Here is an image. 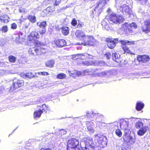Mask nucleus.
<instances>
[{
	"label": "nucleus",
	"mask_w": 150,
	"mask_h": 150,
	"mask_svg": "<svg viewBox=\"0 0 150 150\" xmlns=\"http://www.w3.org/2000/svg\"><path fill=\"white\" fill-rule=\"evenodd\" d=\"M40 35L38 32L36 31H31L28 36V39L29 41L34 43V47L30 48L28 53L31 55L34 56H40L45 54L46 52V49L45 47L44 43L37 41L40 38Z\"/></svg>",
	"instance_id": "nucleus-1"
},
{
	"label": "nucleus",
	"mask_w": 150,
	"mask_h": 150,
	"mask_svg": "<svg viewBox=\"0 0 150 150\" xmlns=\"http://www.w3.org/2000/svg\"><path fill=\"white\" fill-rule=\"evenodd\" d=\"M79 141L75 138H71L68 140L67 150H76L79 148Z\"/></svg>",
	"instance_id": "nucleus-2"
},
{
	"label": "nucleus",
	"mask_w": 150,
	"mask_h": 150,
	"mask_svg": "<svg viewBox=\"0 0 150 150\" xmlns=\"http://www.w3.org/2000/svg\"><path fill=\"white\" fill-rule=\"evenodd\" d=\"M93 57L92 55L87 53L78 54L74 55L72 57L74 60L77 61L78 64H80V61H82L84 60L93 59Z\"/></svg>",
	"instance_id": "nucleus-3"
},
{
	"label": "nucleus",
	"mask_w": 150,
	"mask_h": 150,
	"mask_svg": "<svg viewBox=\"0 0 150 150\" xmlns=\"http://www.w3.org/2000/svg\"><path fill=\"white\" fill-rule=\"evenodd\" d=\"M119 42L121 44V47L124 50V53H127L131 54L134 55V53H132L129 49L128 47L126 46L128 45H132L135 44L134 41H129L126 40H121L119 41Z\"/></svg>",
	"instance_id": "nucleus-4"
},
{
	"label": "nucleus",
	"mask_w": 150,
	"mask_h": 150,
	"mask_svg": "<svg viewBox=\"0 0 150 150\" xmlns=\"http://www.w3.org/2000/svg\"><path fill=\"white\" fill-rule=\"evenodd\" d=\"M108 19L109 21L116 24L121 23L125 20L122 16L117 15L114 13L109 14L108 16Z\"/></svg>",
	"instance_id": "nucleus-5"
},
{
	"label": "nucleus",
	"mask_w": 150,
	"mask_h": 150,
	"mask_svg": "<svg viewBox=\"0 0 150 150\" xmlns=\"http://www.w3.org/2000/svg\"><path fill=\"white\" fill-rule=\"evenodd\" d=\"M96 40L94 37L92 35L86 36L81 44L84 46H94L95 45Z\"/></svg>",
	"instance_id": "nucleus-6"
},
{
	"label": "nucleus",
	"mask_w": 150,
	"mask_h": 150,
	"mask_svg": "<svg viewBox=\"0 0 150 150\" xmlns=\"http://www.w3.org/2000/svg\"><path fill=\"white\" fill-rule=\"evenodd\" d=\"M24 84V82L23 80L15 79L13 81L12 84L10 87V89L12 90H15L22 87Z\"/></svg>",
	"instance_id": "nucleus-7"
},
{
	"label": "nucleus",
	"mask_w": 150,
	"mask_h": 150,
	"mask_svg": "<svg viewBox=\"0 0 150 150\" xmlns=\"http://www.w3.org/2000/svg\"><path fill=\"white\" fill-rule=\"evenodd\" d=\"M41 108H42L40 110H37L34 112L33 117L34 118H39L43 112H47V110H48V107L45 104H42L41 107Z\"/></svg>",
	"instance_id": "nucleus-8"
},
{
	"label": "nucleus",
	"mask_w": 150,
	"mask_h": 150,
	"mask_svg": "<svg viewBox=\"0 0 150 150\" xmlns=\"http://www.w3.org/2000/svg\"><path fill=\"white\" fill-rule=\"evenodd\" d=\"M132 27L135 28H137V25L135 23L133 22L130 24H128L127 23H125L123 25L122 28L125 32L128 34L132 33L133 31Z\"/></svg>",
	"instance_id": "nucleus-9"
},
{
	"label": "nucleus",
	"mask_w": 150,
	"mask_h": 150,
	"mask_svg": "<svg viewBox=\"0 0 150 150\" xmlns=\"http://www.w3.org/2000/svg\"><path fill=\"white\" fill-rule=\"evenodd\" d=\"M85 146L82 150H95V146L92 139H87L85 140Z\"/></svg>",
	"instance_id": "nucleus-10"
},
{
	"label": "nucleus",
	"mask_w": 150,
	"mask_h": 150,
	"mask_svg": "<svg viewBox=\"0 0 150 150\" xmlns=\"http://www.w3.org/2000/svg\"><path fill=\"white\" fill-rule=\"evenodd\" d=\"M37 25L39 27L42 28L41 31H39L40 34L42 36L43 35L45 34L46 32V27L47 25L46 22L45 21H43L42 22H38Z\"/></svg>",
	"instance_id": "nucleus-11"
},
{
	"label": "nucleus",
	"mask_w": 150,
	"mask_h": 150,
	"mask_svg": "<svg viewBox=\"0 0 150 150\" xmlns=\"http://www.w3.org/2000/svg\"><path fill=\"white\" fill-rule=\"evenodd\" d=\"M138 61L141 63H146L149 61L150 59L149 56L146 54L139 55L137 56Z\"/></svg>",
	"instance_id": "nucleus-12"
},
{
	"label": "nucleus",
	"mask_w": 150,
	"mask_h": 150,
	"mask_svg": "<svg viewBox=\"0 0 150 150\" xmlns=\"http://www.w3.org/2000/svg\"><path fill=\"white\" fill-rule=\"evenodd\" d=\"M143 32L147 33L150 32V19L146 20L144 23V25L141 27Z\"/></svg>",
	"instance_id": "nucleus-13"
},
{
	"label": "nucleus",
	"mask_w": 150,
	"mask_h": 150,
	"mask_svg": "<svg viewBox=\"0 0 150 150\" xmlns=\"http://www.w3.org/2000/svg\"><path fill=\"white\" fill-rule=\"evenodd\" d=\"M117 39H115L112 40V39L107 38L105 40L106 42L108 43L107 45L108 47L111 49H113L116 46V42L114 40L117 41Z\"/></svg>",
	"instance_id": "nucleus-14"
},
{
	"label": "nucleus",
	"mask_w": 150,
	"mask_h": 150,
	"mask_svg": "<svg viewBox=\"0 0 150 150\" xmlns=\"http://www.w3.org/2000/svg\"><path fill=\"white\" fill-rule=\"evenodd\" d=\"M54 42L56 46L59 47H62L66 45V41L63 39H55L54 40Z\"/></svg>",
	"instance_id": "nucleus-15"
},
{
	"label": "nucleus",
	"mask_w": 150,
	"mask_h": 150,
	"mask_svg": "<svg viewBox=\"0 0 150 150\" xmlns=\"http://www.w3.org/2000/svg\"><path fill=\"white\" fill-rule=\"evenodd\" d=\"M75 35L77 38L82 41L84 39L86 36L85 33L83 31L80 30H77L76 31Z\"/></svg>",
	"instance_id": "nucleus-16"
},
{
	"label": "nucleus",
	"mask_w": 150,
	"mask_h": 150,
	"mask_svg": "<svg viewBox=\"0 0 150 150\" xmlns=\"http://www.w3.org/2000/svg\"><path fill=\"white\" fill-rule=\"evenodd\" d=\"M112 60L119 64H120L122 61V58L120 57L119 55L116 53H112Z\"/></svg>",
	"instance_id": "nucleus-17"
},
{
	"label": "nucleus",
	"mask_w": 150,
	"mask_h": 150,
	"mask_svg": "<svg viewBox=\"0 0 150 150\" xmlns=\"http://www.w3.org/2000/svg\"><path fill=\"white\" fill-rule=\"evenodd\" d=\"M86 125L88 130L91 133H93L94 132L93 128L94 127V123L91 121H87L86 122Z\"/></svg>",
	"instance_id": "nucleus-18"
},
{
	"label": "nucleus",
	"mask_w": 150,
	"mask_h": 150,
	"mask_svg": "<svg viewBox=\"0 0 150 150\" xmlns=\"http://www.w3.org/2000/svg\"><path fill=\"white\" fill-rule=\"evenodd\" d=\"M61 32L64 36H67L69 33V28L68 27L63 26L61 28Z\"/></svg>",
	"instance_id": "nucleus-19"
},
{
	"label": "nucleus",
	"mask_w": 150,
	"mask_h": 150,
	"mask_svg": "<svg viewBox=\"0 0 150 150\" xmlns=\"http://www.w3.org/2000/svg\"><path fill=\"white\" fill-rule=\"evenodd\" d=\"M9 18L8 16L7 15H4L0 16V20L1 22L4 23H7L9 21Z\"/></svg>",
	"instance_id": "nucleus-20"
},
{
	"label": "nucleus",
	"mask_w": 150,
	"mask_h": 150,
	"mask_svg": "<svg viewBox=\"0 0 150 150\" xmlns=\"http://www.w3.org/2000/svg\"><path fill=\"white\" fill-rule=\"evenodd\" d=\"M146 131L147 129L146 127H143L137 131V134L139 136H142L146 133Z\"/></svg>",
	"instance_id": "nucleus-21"
},
{
	"label": "nucleus",
	"mask_w": 150,
	"mask_h": 150,
	"mask_svg": "<svg viewBox=\"0 0 150 150\" xmlns=\"http://www.w3.org/2000/svg\"><path fill=\"white\" fill-rule=\"evenodd\" d=\"M96 62L95 61L89 60L81 61L82 64L84 66H88L95 64Z\"/></svg>",
	"instance_id": "nucleus-22"
},
{
	"label": "nucleus",
	"mask_w": 150,
	"mask_h": 150,
	"mask_svg": "<svg viewBox=\"0 0 150 150\" xmlns=\"http://www.w3.org/2000/svg\"><path fill=\"white\" fill-rule=\"evenodd\" d=\"M22 76L23 77L26 78H31L35 77V75L33 73L28 72L21 74Z\"/></svg>",
	"instance_id": "nucleus-23"
},
{
	"label": "nucleus",
	"mask_w": 150,
	"mask_h": 150,
	"mask_svg": "<svg viewBox=\"0 0 150 150\" xmlns=\"http://www.w3.org/2000/svg\"><path fill=\"white\" fill-rule=\"evenodd\" d=\"M144 104L143 103L138 102L137 103L136 105V109L138 111H140L142 110L144 108Z\"/></svg>",
	"instance_id": "nucleus-24"
},
{
	"label": "nucleus",
	"mask_w": 150,
	"mask_h": 150,
	"mask_svg": "<svg viewBox=\"0 0 150 150\" xmlns=\"http://www.w3.org/2000/svg\"><path fill=\"white\" fill-rule=\"evenodd\" d=\"M27 18L32 23H34L36 22V17L35 15L32 16L31 15H29L28 16Z\"/></svg>",
	"instance_id": "nucleus-25"
},
{
	"label": "nucleus",
	"mask_w": 150,
	"mask_h": 150,
	"mask_svg": "<svg viewBox=\"0 0 150 150\" xmlns=\"http://www.w3.org/2000/svg\"><path fill=\"white\" fill-rule=\"evenodd\" d=\"M54 62L52 60H48L45 63L46 66L50 68L54 66Z\"/></svg>",
	"instance_id": "nucleus-26"
},
{
	"label": "nucleus",
	"mask_w": 150,
	"mask_h": 150,
	"mask_svg": "<svg viewBox=\"0 0 150 150\" xmlns=\"http://www.w3.org/2000/svg\"><path fill=\"white\" fill-rule=\"evenodd\" d=\"M96 137L97 138V140L98 142L102 146L106 144V142L103 141V137H99L98 136Z\"/></svg>",
	"instance_id": "nucleus-27"
},
{
	"label": "nucleus",
	"mask_w": 150,
	"mask_h": 150,
	"mask_svg": "<svg viewBox=\"0 0 150 150\" xmlns=\"http://www.w3.org/2000/svg\"><path fill=\"white\" fill-rule=\"evenodd\" d=\"M8 59L9 62L11 63H15L16 60V57L12 55L9 56Z\"/></svg>",
	"instance_id": "nucleus-28"
},
{
	"label": "nucleus",
	"mask_w": 150,
	"mask_h": 150,
	"mask_svg": "<svg viewBox=\"0 0 150 150\" xmlns=\"http://www.w3.org/2000/svg\"><path fill=\"white\" fill-rule=\"evenodd\" d=\"M120 125L121 128L126 129L128 127V124L126 121H123L120 123Z\"/></svg>",
	"instance_id": "nucleus-29"
},
{
	"label": "nucleus",
	"mask_w": 150,
	"mask_h": 150,
	"mask_svg": "<svg viewBox=\"0 0 150 150\" xmlns=\"http://www.w3.org/2000/svg\"><path fill=\"white\" fill-rule=\"evenodd\" d=\"M70 74L71 76L74 77H75L76 76H78L81 74V73L76 71H74V72L70 71Z\"/></svg>",
	"instance_id": "nucleus-30"
},
{
	"label": "nucleus",
	"mask_w": 150,
	"mask_h": 150,
	"mask_svg": "<svg viewBox=\"0 0 150 150\" xmlns=\"http://www.w3.org/2000/svg\"><path fill=\"white\" fill-rule=\"evenodd\" d=\"M110 0H101L96 3L97 7H98L100 4L103 3L104 5H105L107 4V2L109 1Z\"/></svg>",
	"instance_id": "nucleus-31"
},
{
	"label": "nucleus",
	"mask_w": 150,
	"mask_h": 150,
	"mask_svg": "<svg viewBox=\"0 0 150 150\" xmlns=\"http://www.w3.org/2000/svg\"><path fill=\"white\" fill-rule=\"evenodd\" d=\"M66 75L63 73H60L57 76V78L59 79H63L66 77Z\"/></svg>",
	"instance_id": "nucleus-32"
},
{
	"label": "nucleus",
	"mask_w": 150,
	"mask_h": 150,
	"mask_svg": "<svg viewBox=\"0 0 150 150\" xmlns=\"http://www.w3.org/2000/svg\"><path fill=\"white\" fill-rule=\"evenodd\" d=\"M125 12L128 15H130L132 13L131 10L128 7H126L125 9Z\"/></svg>",
	"instance_id": "nucleus-33"
},
{
	"label": "nucleus",
	"mask_w": 150,
	"mask_h": 150,
	"mask_svg": "<svg viewBox=\"0 0 150 150\" xmlns=\"http://www.w3.org/2000/svg\"><path fill=\"white\" fill-rule=\"evenodd\" d=\"M116 134L119 137H121L122 135V133L120 129H117L115 131Z\"/></svg>",
	"instance_id": "nucleus-34"
},
{
	"label": "nucleus",
	"mask_w": 150,
	"mask_h": 150,
	"mask_svg": "<svg viewBox=\"0 0 150 150\" xmlns=\"http://www.w3.org/2000/svg\"><path fill=\"white\" fill-rule=\"evenodd\" d=\"M71 25L74 27L76 26L77 25V21L75 18H73L71 22Z\"/></svg>",
	"instance_id": "nucleus-35"
},
{
	"label": "nucleus",
	"mask_w": 150,
	"mask_h": 150,
	"mask_svg": "<svg viewBox=\"0 0 150 150\" xmlns=\"http://www.w3.org/2000/svg\"><path fill=\"white\" fill-rule=\"evenodd\" d=\"M38 74L42 76H47L49 75V73L46 71H42L38 72Z\"/></svg>",
	"instance_id": "nucleus-36"
},
{
	"label": "nucleus",
	"mask_w": 150,
	"mask_h": 150,
	"mask_svg": "<svg viewBox=\"0 0 150 150\" xmlns=\"http://www.w3.org/2000/svg\"><path fill=\"white\" fill-rule=\"evenodd\" d=\"M1 30L4 33H6L8 31L7 26L6 25H4L2 26L1 28Z\"/></svg>",
	"instance_id": "nucleus-37"
},
{
	"label": "nucleus",
	"mask_w": 150,
	"mask_h": 150,
	"mask_svg": "<svg viewBox=\"0 0 150 150\" xmlns=\"http://www.w3.org/2000/svg\"><path fill=\"white\" fill-rule=\"evenodd\" d=\"M55 2L53 4V5L54 6H56L59 5L61 2V0H54Z\"/></svg>",
	"instance_id": "nucleus-38"
},
{
	"label": "nucleus",
	"mask_w": 150,
	"mask_h": 150,
	"mask_svg": "<svg viewBox=\"0 0 150 150\" xmlns=\"http://www.w3.org/2000/svg\"><path fill=\"white\" fill-rule=\"evenodd\" d=\"M136 1L139 2L142 4H145L148 0H135Z\"/></svg>",
	"instance_id": "nucleus-39"
},
{
	"label": "nucleus",
	"mask_w": 150,
	"mask_h": 150,
	"mask_svg": "<svg viewBox=\"0 0 150 150\" xmlns=\"http://www.w3.org/2000/svg\"><path fill=\"white\" fill-rule=\"evenodd\" d=\"M66 132L64 130L62 129L60 130L59 132V134L61 136L66 134Z\"/></svg>",
	"instance_id": "nucleus-40"
},
{
	"label": "nucleus",
	"mask_w": 150,
	"mask_h": 150,
	"mask_svg": "<svg viewBox=\"0 0 150 150\" xmlns=\"http://www.w3.org/2000/svg\"><path fill=\"white\" fill-rule=\"evenodd\" d=\"M17 28V25L15 23H13L11 25V29L15 30Z\"/></svg>",
	"instance_id": "nucleus-41"
},
{
	"label": "nucleus",
	"mask_w": 150,
	"mask_h": 150,
	"mask_svg": "<svg viewBox=\"0 0 150 150\" xmlns=\"http://www.w3.org/2000/svg\"><path fill=\"white\" fill-rule=\"evenodd\" d=\"M47 9L48 10V11L49 12H53L55 10V8L54 7L53 8L52 6L49 7H47Z\"/></svg>",
	"instance_id": "nucleus-42"
},
{
	"label": "nucleus",
	"mask_w": 150,
	"mask_h": 150,
	"mask_svg": "<svg viewBox=\"0 0 150 150\" xmlns=\"http://www.w3.org/2000/svg\"><path fill=\"white\" fill-rule=\"evenodd\" d=\"M121 150H130V148L127 146H123L121 147Z\"/></svg>",
	"instance_id": "nucleus-43"
},
{
	"label": "nucleus",
	"mask_w": 150,
	"mask_h": 150,
	"mask_svg": "<svg viewBox=\"0 0 150 150\" xmlns=\"http://www.w3.org/2000/svg\"><path fill=\"white\" fill-rule=\"evenodd\" d=\"M128 137V136L127 135V134H125L122 137V138L124 140V141L126 142H127V138Z\"/></svg>",
	"instance_id": "nucleus-44"
},
{
	"label": "nucleus",
	"mask_w": 150,
	"mask_h": 150,
	"mask_svg": "<svg viewBox=\"0 0 150 150\" xmlns=\"http://www.w3.org/2000/svg\"><path fill=\"white\" fill-rule=\"evenodd\" d=\"M105 56L107 59H109L110 57L111 54L110 52H107L105 54Z\"/></svg>",
	"instance_id": "nucleus-45"
},
{
	"label": "nucleus",
	"mask_w": 150,
	"mask_h": 150,
	"mask_svg": "<svg viewBox=\"0 0 150 150\" xmlns=\"http://www.w3.org/2000/svg\"><path fill=\"white\" fill-rule=\"evenodd\" d=\"M39 150H52L51 148H49L42 147Z\"/></svg>",
	"instance_id": "nucleus-46"
},
{
	"label": "nucleus",
	"mask_w": 150,
	"mask_h": 150,
	"mask_svg": "<svg viewBox=\"0 0 150 150\" xmlns=\"http://www.w3.org/2000/svg\"><path fill=\"white\" fill-rule=\"evenodd\" d=\"M84 25L83 24H81L79 23L77 25L76 27L77 28H82L83 26Z\"/></svg>",
	"instance_id": "nucleus-47"
},
{
	"label": "nucleus",
	"mask_w": 150,
	"mask_h": 150,
	"mask_svg": "<svg viewBox=\"0 0 150 150\" xmlns=\"http://www.w3.org/2000/svg\"><path fill=\"white\" fill-rule=\"evenodd\" d=\"M142 124L141 122H137L136 124V127L137 128L140 127V124Z\"/></svg>",
	"instance_id": "nucleus-48"
},
{
	"label": "nucleus",
	"mask_w": 150,
	"mask_h": 150,
	"mask_svg": "<svg viewBox=\"0 0 150 150\" xmlns=\"http://www.w3.org/2000/svg\"><path fill=\"white\" fill-rule=\"evenodd\" d=\"M83 72L85 74H86L90 73V71L88 69H86L83 71Z\"/></svg>",
	"instance_id": "nucleus-49"
},
{
	"label": "nucleus",
	"mask_w": 150,
	"mask_h": 150,
	"mask_svg": "<svg viewBox=\"0 0 150 150\" xmlns=\"http://www.w3.org/2000/svg\"><path fill=\"white\" fill-rule=\"evenodd\" d=\"M16 35H17V37L16 39V40H18L20 39V36L18 34H16Z\"/></svg>",
	"instance_id": "nucleus-50"
},
{
	"label": "nucleus",
	"mask_w": 150,
	"mask_h": 150,
	"mask_svg": "<svg viewBox=\"0 0 150 150\" xmlns=\"http://www.w3.org/2000/svg\"><path fill=\"white\" fill-rule=\"evenodd\" d=\"M1 64V62L0 61V64Z\"/></svg>",
	"instance_id": "nucleus-51"
}]
</instances>
